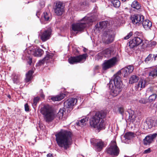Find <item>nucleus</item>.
<instances>
[{"label":"nucleus","instance_id":"obj_26","mask_svg":"<svg viewBox=\"0 0 157 157\" xmlns=\"http://www.w3.org/2000/svg\"><path fill=\"white\" fill-rule=\"evenodd\" d=\"M65 94L62 93L55 97L51 98V99L54 101H59L63 99L65 97Z\"/></svg>","mask_w":157,"mask_h":157},{"label":"nucleus","instance_id":"obj_58","mask_svg":"<svg viewBox=\"0 0 157 157\" xmlns=\"http://www.w3.org/2000/svg\"><path fill=\"white\" fill-rule=\"evenodd\" d=\"M7 97L8 98H10L11 97L10 95V94L8 95Z\"/></svg>","mask_w":157,"mask_h":157},{"label":"nucleus","instance_id":"obj_9","mask_svg":"<svg viewBox=\"0 0 157 157\" xmlns=\"http://www.w3.org/2000/svg\"><path fill=\"white\" fill-rule=\"evenodd\" d=\"M117 59L115 57L104 61L102 64V69L105 71L113 67L117 64Z\"/></svg>","mask_w":157,"mask_h":157},{"label":"nucleus","instance_id":"obj_27","mask_svg":"<svg viewBox=\"0 0 157 157\" xmlns=\"http://www.w3.org/2000/svg\"><path fill=\"white\" fill-rule=\"evenodd\" d=\"M147 94H151L157 93V87L156 86L151 87L148 88L146 91Z\"/></svg>","mask_w":157,"mask_h":157},{"label":"nucleus","instance_id":"obj_34","mask_svg":"<svg viewBox=\"0 0 157 157\" xmlns=\"http://www.w3.org/2000/svg\"><path fill=\"white\" fill-rule=\"evenodd\" d=\"M131 7L133 8L139 10L140 8V5L139 3L136 1H134L131 4Z\"/></svg>","mask_w":157,"mask_h":157},{"label":"nucleus","instance_id":"obj_39","mask_svg":"<svg viewBox=\"0 0 157 157\" xmlns=\"http://www.w3.org/2000/svg\"><path fill=\"white\" fill-rule=\"evenodd\" d=\"M156 44L157 43L155 41H150L147 44V47L149 48H154Z\"/></svg>","mask_w":157,"mask_h":157},{"label":"nucleus","instance_id":"obj_38","mask_svg":"<svg viewBox=\"0 0 157 157\" xmlns=\"http://www.w3.org/2000/svg\"><path fill=\"white\" fill-rule=\"evenodd\" d=\"M88 2L86 1H84L83 2H80L79 5L80 9L82 10L84 9L85 6L88 5Z\"/></svg>","mask_w":157,"mask_h":157},{"label":"nucleus","instance_id":"obj_59","mask_svg":"<svg viewBox=\"0 0 157 157\" xmlns=\"http://www.w3.org/2000/svg\"><path fill=\"white\" fill-rule=\"evenodd\" d=\"M138 33H139V32H136V34H138Z\"/></svg>","mask_w":157,"mask_h":157},{"label":"nucleus","instance_id":"obj_35","mask_svg":"<svg viewBox=\"0 0 157 157\" xmlns=\"http://www.w3.org/2000/svg\"><path fill=\"white\" fill-rule=\"evenodd\" d=\"M111 2V5L116 8L119 7L121 5V2L118 0H112Z\"/></svg>","mask_w":157,"mask_h":157},{"label":"nucleus","instance_id":"obj_4","mask_svg":"<svg viewBox=\"0 0 157 157\" xmlns=\"http://www.w3.org/2000/svg\"><path fill=\"white\" fill-rule=\"evenodd\" d=\"M121 77L113 76L109 83V87L111 89V94L113 97L117 96L121 91L123 87Z\"/></svg>","mask_w":157,"mask_h":157},{"label":"nucleus","instance_id":"obj_1","mask_svg":"<svg viewBox=\"0 0 157 157\" xmlns=\"http://www.w3.org/2000/svg\"><path fill=\"white\" fill-rule=\"evenodd\" d=\"M56 140L59 147L66 150L72 142V134L69 131L62 130L55 135Z\"/></svg>","mask_w":157,"mask_h":157},{"label":"nucleus","instance_id":"obj_42","mask_svg":"<svg viewBox=\"0 0 157 157\" xmlns=\"http://www.w3.org/2000/svg\"><path fill=\"white\" fill-rule=\"evenodd\" d=\"M139 102L142 104H146L148 101V100L144 98H141L139 100Z\"/></svg>","mask_w":157,"mask_h":157},{"label":"nucleus","instance_id":"obj_24","mask_svg":"<svg viewBox=\"0 0 157 157\" xmlns=\"http://www.w3.org/2000/svg\"><path fill=\"white\" fill-rule=\"evenodd\" d=\"M51 19V13L48 12H44L42 16L40 21H50Z\"/></svg>","mask_w":157,"mask_h":157},{"label":"nucleus","instance_id":"obj_17","mask_svg":"<svg viewBox=\"0 0 157 157\" xmlns=\"http://www.w3.org/2000/svg\"><path fill=\"white\" fill-rule=\"evenodd\" d=\"M43 52V50L40 48H34L28 52V53L34 56H40Z\"/></svg>","mask_w":157,"mask_h":157},{"label":"nucleus","instance_id":"obj_28","mask_svg":"<svg viewBox=\"0 0 157 157\" xmlns=\"http://www.w3.org/2000/svg\"><path fill=\"white\" fill-rule=\"evenodd\" d=\"M149 76L151 78H154L157 76V67L152 69L149 72Z\"/></svg>","mask_w":157,"mask_h":157},{"label":"nucleus","instance_id":"obj_13","mask_svg":"<svg viewBox=\"0 0 157 157\" xmlns=\"http://www.w3.org/2000/svg\"><path fill=\"white\" fill-rule=\"evenodd\" d=\"M157 133H154L146 136L143 139V142L145 145H149L154 140L156 137Z\"/></svg>","mask_w":157,"mask_h":157},{"label":"nucleus","instance_id":"obj_33","mask_svg":"<svg viewBox=\"0 0 157 157\" xmlns=\"http://www.w3.org/2000/svg\"><path fill=\"white\" fill-rule=\"evenodd\" d=\"M33 73V71L30 70L26 74V78L25 79L26 82H29L31 80Z\"/></svg>","mask_w":157,"mask_h":157},{"label":"nucleus","instance_id":"obj_49","mask_svg":"<svg viewBox=\"0 0 157 157\" xmlns=\"http://www.w3.org/2000/svg\"><path fill=\"white\" fill-rule=\"evenodd\" d=\"M151 152V149L150 148L144 150V153L145 154L149 153Z\"/></svg>","mask_w":157,"mask_h":157},{"label":"nucleus","instance_id":"obj_20","mask_svg":"<svg viewBox=\"0 0 157 157\" xmlns=\"http://www.w3.org/2000/svg\"><path fill=\"white\" fill-rule=\"evenodd\" d=\"M96 150L98 151H100L103 147H105L104 142L101 140H99L94 144Z\"/></svg>","mask_w":157,"mask_h":157},{"label":"nucleus","instance_id":"obj_14","mask_svg":"<svg viewBox=\"0 0 157 157\" xmlns=\"http://www.w3.org/2000/svg\"><path fill=\"white\" fill-rule=\"evenodd\" d=\"M52 33V30L48 29L41 32L40 35V39L43 42H45L50 39Z\"/></svg>","mask_w":157,"mask_h":157},{"label":"nucleus","instance_id":"obj_32","mask_svg":"<svg viewBox=\"0 0 157 157\" xmlns=\"http://www.w3.org/2000/svg\"><path fill=\"white\" fill-rule=\"evenodd\" d=\"M65 112L64 109H60L57 114V117H58L59 119L63 120V117Z\"/></svg>","mask_w":157,"mask_h":157},{"label":"nucleus","instance_id":"obj_5","mask_svg":"<svg viewBox=\"0 0 157 157\" xmlns=\"http://www.w3.org/2000/svg\"><path fill=\"white\" fill-rule=\"evenodd\" d=\"M40 112L43 115L44 120L46 122H50L54 118V113L48 105H44L41 108Z\"/></svg>","mask_w":157,"mask_h":157},{"label":"nucleus","instance_id":"obj_8","mask_svg":"<svg viewBox=\"0 0 157 157\" xmlns=\"http://www.w3.org/2000/svg\"><path fill=\"white\" fill-rule=\"evenodd\" d=\"M107 152L111 155L115 156H117L119 155L120 150L115 141H111L110 147L107 149Z\"/></svg>","mask_w":157,"mask_h":157},{"label":"nucleus","instance_id":"obj_18","mask_svg":"<svg viewBox=\"0 0 157 157\" xmlns=\"http://www.w3.org/2000/svg\"><path fill=\"white\" fill-rule=\"evenodd\" d=\"M55 12L57 15H61L63 11V6L60 2L57 3L55 9Z\"/></svg>","mask_w":157,"mask_h":157},{"label":"nucleus","instance_id":"obj_19","mask_svg":"<svg viewBox=\"0 0 157 157\" xmlns=\"http://www.w3.org/2000/svg\"><path fill=\"white\" fill-rule=\"evenodd\" d=\"M146 124L147 125L148 128H151L153 127L157 126V120L147 119L146 121Z\"/></svg>","mask_w":157,"mask_h":157},{"label":"nucleus","instance_id":"obj_30","mask_svg":"<svg viewBox=\"0 0 157 157\" xmlns=\"http://www.w3.org/2000/svg\"><path fill=\"white\" fill-rule=\"evenodd\" d=\"M108 21H102L99 22V24H97L96 26H97L100 29L106 28L108 25Z\"/></svg>","mask_w":157,"mask_h":157},{"label":"nucleus","instance_id":"obj_47","mask_svg":"<svg viewBox=\"0 0 157 157\" xmlns=\"http://www.w3.org/2000/svg\"><path fill=\"white\" fill-rule=\"evenodd\" d=\"M25 110L26 112H28L29 111V108L28 105L26 103L25 105Z\"/></svg>","mask_w":157,"mask_h":157},{"label":"nucleus","instance_id":"obj_29","mask_svg":"<svg viewBox=\"0 0 157 157\" xmlns=\"http://www.w3.org/2000/svg\"><path fill=\"white\" fill-rule=\"evenodd\" d=\"M88 121V118L86 117L83 118L80 121H78L76 123V124L78 126H80L82 127H83L86 124V122Z\"/></svg>","mask_w":157,"mask_h":157},{"label":"nucleus","instance_id":"obj_37","mask_svg":"<svg viewBox=\"0 0 157 157\" xmlns=\"http://www.w3.org/2000/svg\"><path fill=\"white\" fill-rule=\"evenodd\" d=\"M157 97L156 94H152L151 95L148 99V101L149 102H152L155 101Z\"/></svg>","mask_w":157,"mask_h":157},{"label":"nucleus","instance_id":"obj_46","mask_svg":"<svg viewBox=\"0 0 157 157\" xmlns=\"http://www.w3.org/2000/svg\"><path fill=\"white\" fill-rule=\"evenodd\" d=\"M134 135V133L132 132H128L127 134H126L125 136L127 137L128 136V138L129 139L131 136H132Z\"/></svg>","mask_w":157,"mask_h":157},{"label":"nucleus","instance_id":"obj_41","mask_svg":"<svg viewBox=\"0 0 157 157\" xmlns=\"http://www.w3.org/2000/svg\"><path fill=\"white\" fill-rule=\"evenodd\" d=\"M118 111L121 115H123L124 110L123 107H119L118 109Z\"/></svg>","mask_w":157,"mask_h":157},{"label":"nucleus","instance_id":"obj_43","mask_svg":"<svg viewBox=\"0 0 157 157\" xmlns=\"http://www.w3.org/2000/svg\"><path fill=\"white\" fill-rule=\"evenodd\" d=\"M152 55V54H150L145 59V61L146 63H148V62L151 60Z\"/></svg>","mask_w":157,"mask_h":157},{"label":"nucleus","instance_id":"obj_57","mask_svg":"<svg viewBox=\"0 0 157 157\" xmlns=\"http://www.w3.org/2000/svg\"><path fill=\"white\" fill-rule=\"evenodd\" d=\"M86 51H87V49L85 48H84L83 49V51L84 52H86Z\"/></svg>","mask_w":157,"mask_h":157},{"label":"nucleus","instance_id":"obj_56","mask_svg":"<svg viewBox=\"0 0 157 157\" xmlns=\"http://www.w3.org/2000/svg\"><path fill=\"white\" fill-rule=\"evenodd\" d=\"M98 0H91V1L93 2H94L98 1Z\"/></svg>","mask_w":157,"mask_h":157},{"label":"nucleus","instance_id":"obj_7","mask_svg":"<svg viewBox=\"0 0 157 157\" xmlns=\"http://www.w3.org/2000/svg\"><path fill=\"white\" fill-rule=\"evenodd\" d=\"M115 34L113 30L108 29L105 31L102 37V40L106 44H109L114 40Z\"/></svg>","mask_w":157,"mask_h":157},{"label":"nucleus","instance_id":"obj_36","mask_svg":"<svg viewBox=\"0 0 157 157\" xmlns=\"http://www.w3.org/2000/svg\"><path fill=\"white\" fill-rule=\"evenodd\" d=\"M127 112L129 113V118H132L133 120L135 119L136 117V116L135 114V112L134 111L131 109H128Z\"/></svg>","mask_w":157,"mask_h":157},{"label":"nucleus","instance_id":"obj_22","mask_svg":"<svg viewBox=\"0 0 157 157\" xmlns=\"http://www.w3.org/2000/svg\"><path fill=\"white\" fill-rule=\"evenodd\" d=\"M142 24L143 27L146 30L151 29L152 27V23L148 19L143 20Z\"/></svg>","mask_w":157,"mask_h":157},{"label":"nucleus","instance_id":"obj_23","mask_svg":"<svg viewBox=\"0 0 157 157\" xmlns=\"http://www.w3.org/2000/svg\"><path fill=\"white\" fill-rule=\"evenodd\" d=\"M12 78L13 83L17 84H19L20 81V75L15 73H13L12 75Z\"/></svg>","mask_w":157,"mask_h":157},{"label":"nucleus","instance_id":"obj_2","mask_svg":"<svg viewBox=\"0 0 157 157\" xmlns=\"http://www.w3.org/2000/svg\"><path fill=\"white\" fill-rule=\"evenodd\" d=\"M97 19V17L94 14H92L90 16L87 15L76 23L72 25V30L74 31H82L87 26L91 25L92 23Z\"/></svg>","mask_w":157,"mask_h":157},{"label":"nucleus","instance_id":"obj_11","mask_svg":"<svg viewBox=\"0 0 157 157\" xmlns=\"http://www.w3.org/2000/svg\"><path fill=\"white\" fill-rule=\"evenodd\" d=\"M54 54L53 53L48 52L44 59L39 61L37 64L38 65H43L45 63L47 64L49 62L52 63L54 59Z\"/></svg>","mask_w":157,"mask_h":157},{"label":"nucleus","instance_id":"obj_21","mask_svg":"<svg viewBox=\"0 0 157 157\" xmlns=\"http://www.w3.org/2000/svg\"><path fill=\"white\" fill-rule=\"evenodd\" d=\"M146 85V81L144 79H141L135 87L137 90H141L142 88L145 87Z\"/></svg>","mask_w":157,"mask_h":157},{"label":"nucleus","instance_id":"obj_48","mask_svg":"<svg viewBox=\"0 0 157 157\" xmlns=\"http://www.w3.org/2000/svg\"><path fill=\"white\" fill-rule=\"evenodd\" d=\"M40 97L42 98H44V95L43 93V92L42 90H40Z\"/></svg>","mask_w":157,"mask_h":157},{"label":"nucleus","instance_id":"obj_53","mask_svg":"<svg viewBox=\"0 0 157 157\" xmlns=\"http://www.w3.org/2000/svg\"><path fill=\"white\" fill-rule=\"evenodd\" d=\"M47 157H52V155L50 153L48 154L47 155Z\"/></svg>","mask_w":157,"mask_h":157},{"label":"nucleus","instance_id":"obj_3","mask_svg":"<svg viewBox=\"0 0 157 157\" xmlns=\"http://www.w3.org/2000/svg\"><path fill=\"white\" fill-rule=\"evenodd\" d=\"M105 116V113L103 111L96 112L90 119V125L94 128L102 129L104 127V119Z\"/></svg>","mask_w":157,"mask_h":157},{"label":"nucleus","instance_id":"obj_15","mask_svg":"<svg viewBox=\"0 0 157 157\" xmlns=\"http://www.w3.org/2000/svg\"><path fill=\"white\" fill-rule=\"evenodd\" d=\"M77 102V99L76 98H70L64 102V106L68 108H73V106L76 104Z\"/></svg>","mask_w":157,"mask_h":157},{"label":"nucleus","instance_id":"obj_45","mask_svg":"<svg viewBox=\"0 0 157 157\" xmlns=\"http://www.w3.org/2000/svg\"><path fill=\"white\" fill-rule=\"evenodd\" d=\"M132 35V33L131 32H130L126 36L124 37V39L125 40H127Z\"/></svg>","mask_w":157,"mask_h":157},{"label":"nucleus","instance_id":"obj_51","mask_svg":"<svg viewBox=\"0 0 157 157\" xmlns=\"http://www.w3.org/2000/svg\"><path fill=\"white\" fill-rule=\"evenodd\" d=\"M154 109H155L156 111H157V104L155 103L154 104Z\"/></svg>","mask_w":157,"mask_h":157},{"label":"nucleus","instance_id":"obj_25","mask_svg":"<svg viewBox=\"0 0 157 157\" xmlns=\"http://www.w3.org/2000/svg\"><path fill=\"white\" fill-rule=\"evenodd\" d=\"M113 51V48H108L103 51V53L104 56L106 57H109L111 56V53Z\"/></svg>","mask_w":157,"mask_h":157},{"label":"nucleus","instance_id":"obj_40","mask_svg":"<svg viewBox=\"0 0 157 157\" xmlns=\"http://www.w3.org/2000/svg\"><path fill=\"white\" fill-rule=\"evenodd\" d=\"M39 98L38 97H36L34 98L33 103L32 104V105L33 107H34V106H36L37 103L39 102Z\"/></svg>","mask_w":157,"mask_h":157},{"label":"nucleus","instance_id":"obj_60","mask_svg":"<svg viewBox=\"0 0 157 157\" xmlns=\"http://www.w3.org/2000/svg\"><path fill=\"white\" fill-rule=\"evenodd\" d=\"M122 1L123 2H125L127 0H122Z\"/></svg>","mask_w":157,"mask_h":157},{"label":"nucleus","instance_id":"obj_44","mask_svg":"<svg viewBox=\"0 0 157 157\" xmlns=\"http://www.w3.org/2000/svg\"><path fill=\"white\" fill-rule=\"evenodd\" d=\"M45 6V3L44 1H41L39 3L38 5V7L39 8L41 9L43 8Z\"/></svg>","mask_w":157,"mask_h":157},{"label":"nucleus","instance_id":"obj_50","mask_svg":"<svg viewBox=\"0 0 157 157\" xmlns=\"http://www.w3.org/2000/svg\"><path fill=\"white\" fill-rule=\"evenodd\" d=\"M125 17V16L124 14H122L119 16V19L120 20L122 21V20L123 18Z\"/></svg>","mask_w":157,"mask_h":157},{"label":"nucleus","instance_id":"obj_16","mask_svg":"<svg viewBox=\"0 0 157 157\" xmlns=\"http://www.w3.org/2000/svg\"><path fill=\"white\" fill-rule=\"evenodd\" d=\"M143 40L138 37H135L129 42V46L130 48H133L141 44Z\"/></svg>","mask_w":157,"mask_h":157},{"label":"nucleus","instance_id":"obj_10","mask_svg":"<svg viewBox=\"0 0 157 157\" xmlns=\"http://www.w3.org/2000/svg\"><path fill=\"white\" fill-rule=\"evenodd\" d=\"M87 56V54H83L76 56L71 57L69 58L68 61L69 63L72 64L82 63L85 61Z\"/></svg>","mask_w":157,"mask_h":157},{"label":"nucleus","instance_id":"obj_55","mask_svg":"<svg viewBox=\"0 0 157 157\" xmlns=\"http://www.w3.org/2000/svg\"><path fill=\"white\" fill-rule=\"evenodd\" d=\"M154 59H155V60H157V55L155 56V57H154Z\"/></svg>","mask_w":157,"mask_h":157},{"label":"nucleus","instance_id":"obj_54","mask_svg":"<svg viewBox=\"0 0 157 157\" xmlns=\"http://www.w3.org/2000/svg\"><path fill=\"white\" fill-rule=\"evenodd\" d=\"M36 16L38 17H39V16L40 15V12L39 11H37L36 13Z\"/></svg>","mask_w":157,"mask_h":157},{"label":"nucleus","instance_id":"obj_12","mask_svg":"<svg viewBox=\"0 0 157 157\" xmlns=\"http://www.w3.org/2000/svg\"><path fill=\"white\" fill-rule=\"evenodd\" d=\"M144 19V16L141 14H136L131 16V20L132 23L134 24H142Z\"/></svg>","mask_w":157,"mask_h":157},{"label":"nucleus","instance_id":"obj_31","mask_svg":"<svg viewBox=\"0 0 157 157\" xmlns=\"http://www.w3.org/2000/svg\"><path fill=\"white\" fill-rule=\"evenodd\" d=\"M139 80V77L135 75H132L130 78L129 83L132 84L136 82Z\"/></svg>","mask_w":157,"mask_h":157},{"label":"nucleus","instance_id":"obj_6","mask_svg":"<svg viewBox=\"0 0 157 157\" xmlns=\"http://www.w3.org/2000/svg\"><path fill=\"white\" fill-rule=\"evenodd\" d=\"M134 69V67L132 65H129L124 67L119 71L114 76H118L121 77V75L125 78L128 77L130 74L132 72Z\"/></svg>","mask_w":157,"mask_h":157},{"label":"nucleus","instance_id":"obj_52","mask_svg":"<svg viewBox=\"0 0 157 157\" xmlns=\"http://www.w3.org/2000/svg\"><path fill=\"white\" fill-rule=\"evenodd\" d=\"M32 58H30L29 59V60L28 62V63H29V64L31 65V63H32Z\"/></svg>","mask_w":157,"mask_h":157}]
</instances>
